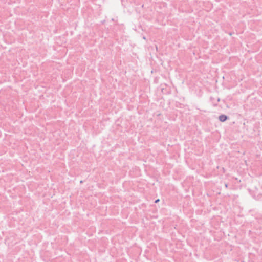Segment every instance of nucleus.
<instances>
[{
  "instance_id": "nucleus-1",
  "label": "nucleus",
  "mask_w": 262,
  "mask_h": 262,
  "mask_svg": "<svg viewBox=\"0 0 262 262\" xmlns=\"http://www.w3.org/2000/svg\"><path fill=\"white\" fill-rule=\"evenodd\" d=\"M228 119V117L226 115H221L219 117V119L221 122H225Z\"/></svg>"
},
{
  "instance_id": "nucleus-2",
  "label": "nucleus",
  "mask_w": 262,
  "mask_h": 262,
  "mask_svg": "<svg viewBox=\"0 0 262 262\" xmlns=\"http://www.w3.org/2000/svg\"><path fill=\"white\" fill-rule=\"evenodd\" d=\"M159 201V199H157L156 200H155V202L158 203Z\"/></svg>"
},
{
  "instance_id": "nucleus-3",
  "label": "nucleus",
  "mask_w": 262,
  "mask_h": 262,
  "mask_svg": "<svg viewBox=\"0 0 262 262\" xmlns=\"http://www.w3.org/2000/svg\"><path fill=\"white\" fill-rule=\"evenodd\" d=\"M227 186H228V185H227V184H225V187H227Z\"/></svg>"
},
{
  "instance_id": "nucleus-4",
  "label": "nucleus",
  "mask_w": 262,
  "mask_h": 262,
  "mask_svg": "<svg viewBox=\"0 0 262 262\" xmlns=\"http://www.w3.org/2000/svg\"><path fill=\"white\" fill-rule=\"evenodd\" d=\"M219 101H220V99H219V98H218V99H217V102H219Z\"/></svg>"
}]
</instances>
